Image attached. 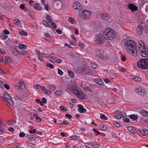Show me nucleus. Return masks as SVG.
I'll return each mask as SVG.
<instances>
[{"mask_svg": "<svg viewBox=\"0 0 148 148\" xmlns=\"http://www.w3.org/2000/svg\"><path fill=\"white\" fill-rule=\"evenodd\" d=\"M125 47L127 52L134 57L137 55V51L135 42L132 40L127 41L125 44Z\"/></svg>", "mask_w": 148, "mask_h": 148, "instance_id": "nucleus-1", "label": "nucleus"}, {"mask_svg": "<svg viewBox=\"0 0 148 148\" xmlns=\"http://www.w3.org/2000/svg\"><path fill=\"white\" fill-rule=\"evenodd\" d=\"M69 85H67L65 88L68 90H70L75 95H76L78 98L81 99H85V95L82 92L80 91L77 87L75 86H73L71 87Z\"/></svg>", "mask_w": 148, "mask_h": 148, "instance_id": "nucleus-2", "label": "nucleus"}, {"mask_svg": "<svg viewBox=\"0 0 148 148\" xmlns=\"http://www.w3.org/2000/svg\"><path fill=\"white\" fill-rule=\"evenodd\" d=\"M138 45L140 54L143 57H147L148 56V50L146 48L143 41L139 40L138 42Z\"/></svg>", "mask_w": 148, "mask_h": 148, "instance_id": "nucleus-3", "label": "nucleus"}, {"mask_svg": "<svg viewBox=\"0 0 148 148\" xmlns=\"http://www.w3.org/2000/svg\"><path fill=\"white\" fill-rule=\"evenodd\" d=\"M103 35L105 38L110 40H112L116 37V34L114 31L110 28L106 29Z\"/></svg>", "mask_w": 148, "mask_h": 148, "instance_id": "nucleus-4", "label": "nucleus"}, {"mask_svg": "<svg viewBox=\"0 0 148 148\" xmlns=\"http://www.w3.org/2000/svg\"><path fill=\"white\" fill-rule=\"evenodd\" d=\"M137 66L142 69H146L148 68V58L141 59L138 62Z\"/></svg>", "mask_w": 148, "mask_h": 148, "instance_id": "nucleus-5", "label": "nucleus"}, {"mask_svg": "<svg viewBox=\"0 0 148 148\" xmlns=\"http://www.w3.org/2000/svg\"><path fill=\"white\" fill-rule=\"evenodd\" d=\"M106 40L103 34H99L96 36L95 42L99 45H102L105 43Z\"/></svg>", "mask_w": 148, "mask_h": 148, "instance_id": "nucleus-6", "label": "nucleus"}, {"mask_svg": "<svg viewBox=\"0 0 148 148\" xmlns=\"http://www.w3.org/2000/svg\"><path fill=\"white\" fill-rule=\"evenodd\" d=\"M78 71L79 73L82 74L90 75L92 74V71L88 67L85 68L81 67L78 70Z\"/></svg>", "mask_w": 148, "mask_h": 148, "instance_id": "nucleus-7", "label": "nucleus"}, {"mask_svg": "<svg viewBox=\"0 0 148 148\" xmlns=\"http://www.w3.org/2000/svg\"><path fill=\"white\" fill-rule=\"evenodd\" d=\"M91 14V12L90 11L84 10L81 13V18L83 20H87L90 18Z\"/></svg>", "mask_w": 148, "mask_h": 148, "instance_id": "nucleus-8", "label": "nucleus"}, {"mask_svg": "<svg viewBox=\"0 0 148 148\" xmlns=\"http://www.w3.org/2000/svg\"><path fill=\"white\" fill-rule=\"evenodd\" d=\"M95 53L98 57L102 59H104L106 55V53L100 49H97L95 51Z\"/></svg>", "mask_w": 148, "mask_h": 148, "instance_id": "nucleus-9", "label": "nucleus"}, {"mask_svg": "<svg viewBox=\"0 0 148 148\" xmlns=\"http://www.w3.org/2000/svg\"><path fill=\"white\" fill-rule=\"evenodd\" d=\"M72 7L74 9L75 12L77 13H79L80 11H82V7L81 6L80 4L78 2H76L74 3Z\"/></svg>", "mask_w": 148, "mask_h": 148, "instance_id": "nucleus-10", "label": "nucleus"}, {"mask_svg": "<svg viewBox=\"0 0 148 148\" xmlns=\"http://www.w3.org/2000/svg\"><path fill=\"white\" fill-rule=\"evenodd\" d=\"M145 25V24L142 22L139 24L137 29V33L138 35L140 36L143 33Z\"/></svg>", "mask_w": 148, "mask_h": 148, "instance_id": "nucleus-11", "label": "nucleus"}, {"mask_svg": "<svg viewBox=\"0 0 148 148\" xmlns=\"http://www.w3.org/2000/svg\"><path fill=\"white\" fill-rule=\"evenodd\" d=\"M128 8L132 12H134L138 10V8L136 5L131 3L128 4Z\"/></svg>", "mask_w": 148, "mask_h": 148, "instance_id": "nucleus-12", "label": "nucleus"}, {"mask_svg": "<svg viewBox=\"0 0 148 148\" xmlns=\"http://www.w3.org/2000/svg\"><path fill=\"white\" fill-rule=\"evenodd\" d=\"M97 145V144L95 143L93 144L90 143H86L85 144V146L88 148H95V146Z\"/></svg>", "mask_w": 148, "mask_h": 148, "instance_id": "nucleus-13", "label": "nucleus"}, {"mask_svg": "<svg viewBox=\"0 0 148 148\" xmlns=\"http://www.w3.org/2000/svg\"><path fill=\"white\" fill-rule=\"evenodd\" d=\"M101 24L98 21L93 22L92 26L94 29H98L100 27Z\"/></svg>", "mask_w": 148, "mask_h": 148, "instance_id": "nucleus-14", "label": "nucleus"}, {"mask_svg": "<svg viewBox=\"0 0 148 148\" xmlns=\"http://www.w3.org/2000/svg\"><path fill=\"white\" fill-rule=\"evenodd\" d=\"M62 1H59L58 2H55L54 6L56 9L57 10L60 9L61 7Z\"/></svg>", "mask_w": 148, "mask_h": 148, "instance_id": "nucleus-15", "label": "nucleus"}, {"mask_svg": "<svg viewBox=\"0 0 148 148\" xmlns=\"http://www.w3.org/2000/svg\"><path fill=\"white\" fill-rule=\"evenodd\" d=\"M16 86L17 89L19 90L23 89L25 88V84L23 82H19Z\"/></svg>", "mask_w": 148, "mask_h": 148, "instance_id": "nucleus-16", "label": "nucleus"}, {"mask_svg": "<svg viewBox=\"0 0 148 148\" xmlns=\"http://www.w3.org/2000/svg\"><path fill=\"white\" fill-rule=\"evenodd\" d=\"M78 107L79 108L78 111L81 113H83L85 112L86 110L84 108L83 106L82 105L78 104Z\"/></svg>", "mask_w": 148, "mask_h": 148, "instance_id": "nucleus-17", "label": "nucleus"}, {"mask_svg": "<svg viewBox=\"0 0 148 148\" xmlns=\"http://www.w3.org/2000/svg\"><path fill=\"white\" fill-rule=\"evenodd\" d=\"M11 51L12 53V55L16 57L18 56L19 52L17 49L14 48L13 49L12 47L11 48Z\"/></svg>", "mask_w": 148, "mask_h": 148, "instance_id": "nucleus-18", "label": "nucleus"}, {"mask_svg": "<svg viewBox=\"0 0 148 148\" xmlns=\"http://www.w3.org/2000/svg\"><path fill=\"white\" fill-rule=\"evenodd\" d=\"M114 116L117 119H120L122 118H123L124 116H125V113H119L116 114Z\"/></svg>", "mask_w": 148, "mask_h": 148, "instance_id": "nucleus-19", "label": "nucleus"}, {"mask_svg": "<svg viewBox=\"0 0 148 148\" xmlns=\"http://www.w3.org/2000/svg\"><path fill=\"white\" fill-rule=\"evenodd\" d=\"M4 95L5 99L8 102H9V100L12 101V102H13V100L11 99L10 96L8 93L6 92H5L4 93Z\"/></svg>", "mask_w": 148, "mask_h": 148, "instance_id": "nucleus-20", "label": "nucleus"}, {"mask_svg": "<svg viewBox=\"0 0 148 148\" xmlns=\"http://www.w3.org/2000/svg\"><path fill=\"white\" fill-rule=\"evenodd\" d=\"M100 17L102 19L104 20H107L109 19L108 15L106 13H102L100 14Z\"/></svg>", "mask_w": 148, "mask_h": 148, "instance_id": "nucleus-21", "label": "nucleus"}, {"mask_svg": "<svg viewBox=\"0 0 148 148\" xmlns=\"http://www.w3.org/2000/svg\"><path fill=\"white\" fill-rule=\"evenodd\" d=\"M34 8L36 10L40 11L42 10V8L40 6V4L38 3H36L34 5Z\"/></svg>", "mask_w": 148, "mask_h": 148, "instance_id": "nucleus-22", "label": "nucleus"}, {"mask_svg": "<svg viewBox=\"0 0 148 148\" xmlns=\"http://www.w3.org/2000/svg\"><path fill=\"white\" fill-rule=\"evenodd\" d=\"M128 116L129 118L132 120H136L138 119L137 114H132Z\"/></svg>", "mask_w": 148, "mask_h": 148, "instance_id": "nucleus-23", "label": "nucleus"}, {"mask_svg": "<svg viewBox=\"0 0 148 148\" xmlns=\"http://www.w3.org/2000/svg\"><path fill=\"white\" fill-rule=\"evenodd\" d=\"M140 113L142 116L145 117H146L148 116V112L145 110H141Z\"/></svg>", "mask_w": 148, "mask_h": 148, "instance_id": "nucleus-24", "label": "nucleus"}, {"mask_svg": "<svg viewBox=\"0 0 148 148\" xmlns=\"http://www.w3.org/2000/svg\"><path fill=\"white\" fill-rule=\"evenodd\" d=\"M33 116L38 122H41L42 119L41 118L38 116V115L36 113L34 114H33Z\"/></svg>", "mask_w": 148, "mask_h": 148, "instance_id": "nucleus-25", "label": "nucleus"}, {"mask_svg": "<svg viewBox=\"0 0 148 148\" xmlns=\"http://www.w3.org/2000/svg\"><path fill=\"white\" fill-rule=\"evenodd\" d=\"M143 135L144 136H147L148 134V130L146 129H142L140 131Z\"/></svg>", "mask_w": 148, "mask_h": 148, "instance_id": "nucleus-26", "label": "nucleus"}, {"mask_svg": "<svg viewBox=\"0 0 148 148\" xmlns=\"http://www.w3.org/2000/svg\"><path fill=\"white\" fill-rule=\"evenodd\" d=\"M84 89L86 91H90L91 89L88 84H85L84 86Z\"/></svg>", "mask_w": 148, "mask_h": 148, "instance_id": "nucleus-27", "label": "nucleus"}, {"mask_svg": "<svg viewBox=\"0 0 148 148\" xmlns=\"http://www.w3.org/2000/svg\"><path fill=\"white\" fill-rule=\"evenodd\" d=\"M18 48L20 49H26L27 48V45L22 44H19L18 46Z\"/></svg>", "mask_w": 148, "mask_h": 148, "instance_id": "nucleus-28", "label": "nucleus"}, {"mask_svg": "<svg viewBox=\"0 0 148 148\" xmlns=\"http://www.w3.org/2000/svg\"><path fill=\"white\" fill-rule=\"evenodd\" d=\"M56 88V86L53 85H49L48 87V88L50 90L52 91H53L55 90Z\"/></svg>", "mask_w": 148, "mask_h": 148, "instance_id": "nucleus-29", "label": "nucleus"}, {"mask_svg": "<svg viewBox=\"0 0 148 148\" xmlns=\"http://www.w3.org/2000/svg\"><path fill=\"white\" fill-rule=\"evenodd\" d=\"M99 128L101 130H105L107 129L106 126L104 124L100 125L99 126Z\"/></svg>", "mask_w": 148, "mask_h": 148, "instance_id": "nucleus-30", "label": "nucleus"}, {"mask_svg": "<svg viewBox=\"0 0 148 148\" xmlns=\"http://www.w3.org/2000/svg\"><path fill=\"white\" fill-rule=\"evenodd\" d=\"M95 81L96 83L100 85H101L103 83V81L99 79H95Z\"/></svg>", "mask_w": 148, "mask_h": 148, "instance_id": "nucleus-31", "label": "nucleus"}, {"mask_svg": "<svg viewBox=\"0 0 148 148\" xmlns=\"http://www.w3.org/2000/svg\"><path fill=\"white\" fill-rule=\"evenodd\" d=\"M47 59L51 62H52L55 60V57L52 56L50 55L47 58Z\"/></svg>", "mask_w": 148, "mask_h": 148, "instance_id": "nucleus-32", "label": "nucleus"}, {"mask_svg": "<svg viewBox=\"0 0 148 148\" xmlns=\"http://www.w3.org/2000/svg\"><path fill=\"white\" fill-rule=\"evenodd\" d=\"M14 101H15L20 102L21 101H23L17 95L14 96Z\"/></svg>", "mask_w": 148, "mask_h": 148, "instance_id": "nucleus-33", "label": "nucleus"}, {"mask_svg": "<svg viewBox=\"0 0 148 148\" xmlns=\"http://www.w3.org/2000/svg\"><path fill=\"white\" fill-rule=\"evenodd\" d=\"M19 34L21 36H26L27 35V32L23 31L19 32Z\"/></svg>", "mask_w": 148, "mask_h": 148, "instance_id": "nucleus-34", "label": "nucleus"}, {"mask_svg": "<svg viewBox=\"0 0 148 148\" xmlns=\"http://www.w3.org/2000/svg\"><path fill=\"white\" fill-rule=\"evenodd\" d=\"M100 118L101 119L103 120H107L108 119L105 115L102 113L100 114Z\"/></svg>", "mask_w": 148, "mask_h": 148, "instance_id": "nucleus-35", "label": "nucleus"}, {"mask_svg": "<svg viewBox=\"0 0 148 148\" xmlns=\"http://www.w3.org/2000/svg\"><path fill=\"white\" fill-rule=\"evenodd\" d=\"M113 123L115 126L117 127H119L121 126V125L119 123L116 121H113Z\"/></svg>", "mask_w": 148, "mask_h": 148, "instance_id": "nucleus-36", "label": "nucleus"}, {"mask_svg": "<svg viewBox=\"0 0 148 148\" xmlns=\"http://www.w3.org/2000/svg\"><path fill=\"white\" fill-rule=\"evenodd\" d=\"M29 139L30 141H34L36 140V137L34 135H31L29 136Z\"/></svg>", "mask_w": 148, "mask_h": 148, "instance_id": "nucleus-37", "label": "nucleus"}, {"mask_svg": "<svg viewBox=\"0 0 148 148\" xmlns=\"http://www.w3.org/2000/svg\"><path fill=\"white\" fill-rule=\"evenodd\" d=\"M128 130L132 133H134L135 130L134 128L131 126H129L127 127Z\"/></svg>", "mask_w": 148, "mask_h": 148, "instance_id": "nucleus-38", "label": "nucleus"}, {"mask_svg": "<svg viewBox=\"0 0 148 148\" xmlns=\"http://www.w3.org/2000/svg\"><path fill=\"white\" fill-rule=\"evenodd\" d=\"M141 88L138 86V88H136V89L135 92L136 93L139 95V93H140L141 92Z\"/></svg>", "mask_w": 148, "mask_h": 148, "instance_id": "nucleus-39", "label": "nucleus"}, {"mask_svg": "<svg viewBox=\"0 0 148 148\" xmlns=\"http://www.w3.org/2000/svg\"><path fill=\"white\" fill-rule=\"evenodd\" d=\"M14 102H4V104L5 105L7 106L8 107L10 106H12L14 104Z\"/></svg>", "mask_w": 148, "mask_h": 148, "instance_id": "nucleus-40", "label": "nucleus"}, {"mask_svg": "<svg viewBox=\"0 0 148 148\" xmlns=\"http://www.w3.org/2000/svg\"><path fill=\"white\" fill-rule=\"evenodd\" d=\"M68 73L69 75L71 77L73 78L74 77V73L71 71H68Z\"/></svg>", "mask_w": 148, "mask_h": 148, "instance_id": "nucleus-41", "label": "nucleus"}, {"mask_svg": "<svg viewBox=\"0 0 148 148\" xmlns=\"http://www.w3.org/2000/svg\"><path fill=\"white\" fill-rule=\"evenodd\" d=\"M44 54L42 53H40V54L38 56V58L41 61H43L42 58L44 57Z\"/></svg>", "mask_w": 148, "mask_h": 148, "instance_id": "nucleus-42", "label": "nucleus"}, {"mask_svg": "<svg viewBox=\"0 0 148 148\" xmlns=\"http://www.w3.org/2000/svg\"><path fill=\"white\" fill-rule=\"evenodd\" d=\"M43 92L48 95H50L51 94V91L49 90L46 89Z\"/></svg>", "mask_w": 148, "mask_h": 148, "instance_id": "nucleus-43", "label": "nucleus"}, {"mask_svg": "<svg viewBox=\"0 0 148 148\" xmlns=\"http://www.w3.org/2000/svg\"><path fill=\"white\" fill-rule=\"evenodd\" d=\"M139 95L143 96H145L146 95L144 89H142L141 92L140 93H139Z\"/></svg>", "mask_w": 148, "mask_h": 148, "instance_id": "nucleus-44", "label": "nucleus"}, {"mask_svg": "<svg viewBox=\"0 0 148 148\" xmlns=\"http://www.w3.org/2000/svg\"><path fill=\"white\" fill-rule=\"evenodd\" d=\"M51 23V26L54 29V30H55L57 27V26L53 22H52L50 23Z\"/></svg>", "mask_w": 148, "mask_h": 148, "instance_id": "nucleus-45", "label": "nucleus"}, {"mask_svg": "<svg viewBox=\"0 0 148 148\" xmlns=\"http://www.w3.org/2000/svg\"><path fill=\"white\" fill-rule=\"evenodd\" d=\"M42 23L45 26L49 27V26H50L49 24L46 21H42Z\"/></svg>", "mask_w": 148, "mask_h": 148, "instance_id": "nucleus-46", "label": "nucleus"}, {"mask_svg": "<svg viewBox=\"0 0 148 148\" xmlns=\"http://www.w3.org/2000/svg\"><path fill=\"white\" fill-rule=\"evenodd\" d=\"M70 138L72 140H78L79 138L78 136H71Z\"/></svg>", "mask_w": 148, "mask_h": 148, "instance_id": "nucleus-47", "label": "nucleus"}, {"mask_svg": "<svg viewBox=\"0 0 148 148\" xmlns=\"http://www.w3.org/2000/svg\"><path fill=\"white\" fill-rule=\"evenodd\" d=\"M5 60L9 62H12V61L11 58L8 56H5Z\"/></svg>", "mask_w": 148, "mask_h": 148, "instance_id": "nucleus-48", "label": "nucleus"}, {"mask_svg": "<svg viewBox=\"0 0 148 148\" xmlns=\"http://www.w3.org/2000/svg\"><path fill=\"white\" fill-rule=\"evenodd\" d=\"M46 18L47 21L49 23H50L52 22L51 17L49 15H47L46 16Z\"/></svg>", "mask_w": 148, "mask_h": 148, "instance_id": "nucleus-49", "label": "nucleus"}, {"mask_svg": "<svg viewBox=\"0 0 148 148\" xmlns=\"http://www.w3.org/2000/svg\"><path fill=\"white\" fill-rule=\"evenodd\" d=\"M60 109L62 110H63L64 111H67V109L66 108V107L63 106H60Z\"/></svg>", "mask_w": 148, "mask_h": 148, "instance_id": "nucleus-50", "label": "nucleus"}, {"mask_svg": "<svg viewBox=\"0 0 148 148\" xmlns=\"http://www.w3.org/2000/svg\"><path fill=\"white\" fill-rule=\"evenodd\" d=\"M133 79L137 82H139L141 80V79L140 78L134 76Z\"/></svg>", "mask_w": 148, "mask_h": 148, "instance_id": "nucleus-51", "label": "nucleus"}, {"mask_svg": "<svg viewBox=\"0 0 148 148\" xmlns=\"http://www.w3.org/2000/svg\"><path fill=\"white\" fill-rule=\"evenodd\" d=\"M123 121L124 122L129 123L130 121V119L126 117H123Z\"/></svg>", "mask_w": 148, "mask_h": 148, "instance_id": "nucleus-52", "label": "nucleus"}, {"mask_svg": "<svg viewBox=\"0 0 148 148\" xmlns=\"http://www.w3.org/2000/svg\"><path fill=\"white\" fill-rule=\"evenodd\" d=\"M14 24L17 25H19L20 23V21L18 19H16L14 20Z\"/></svg>", "mask_w": 148, "mask_h": 148, "instance_id": "nucleus-53", "label": "nucleus"}, {"mask_svg": "<svg viewBox=\"0 0 148 148\" xmlns=\"http://www.w3.org/2000/svg\"><path fill=\"white\" fill-rule=\"evenodd\" d=\"M55 62L58 63H61L62 62V61L60 59H57L55 60Z\"/></svg>", "mask_w": 148, "mask_h": 148, "instance_id": "nucleus-54", "label": "nucleus"}, {"mask_svg": "<svg viewBox=\"0 0 148 148\" xmlns=\"http://www.w3.org/2000/svg\"><path fill=\"white\" fill-rule=\"evenodd\" d=\"M93 131L97 135H99L100 134V132L98 131L95 128H93L92 129Z\"/></svg>", "mask_w": 148, "mask_h": 148, "instance_id": "nucleus-55", "label": "nucleus"}, {"mask_svg": "<svg viewBox=\"0 0 148 148\" xmlns=\"http://www.w3.org/2000/svg\"><path fill=\"white\" fill-rule=\"evenodd\" d=\"M121 61L123 62H124L126 60L125 56H121Z\"/></svg>", "mask_w": 148, "mask_h": 148, "instance_id": "nucleus-56", "label": "nucleus"}, {"mask_svg": "<svg viewBox=\"0 0 148 148\" xmlns=\"http://www.w3.org/2000/svg\"><path fill=\"white\" fill-rule=\"evenodd\" d=\"M58 73L59 75H63V72L60 69L58 68Z\"/></svg>", "mask_w": 148, "mask_h": 148, "instance_id": "nucleus-57", "label": "nucleus"}, {"mask_svg": "<svg viewBox=\"0 0 148 148\" xmlns=\"http://www.w3.org/2000/svg\"><path fill=\"white\" fill-rule=\"evenodd\" d=\"M25 136V133L23 132H21L19 133V136L20 137H23Z\"/></svg>", "mask_w": 148, "mask_h": 148, "instance_id": "nucleus-58", "label": "nucleus"}, {"mask_svg": "<svg viewBox=\"0 0 148 148\" xmlns=\"http://www.w3.org/2000/svg\"><path fill=\"white\" fill-rule=\"evenodd\" d=\"M47 66L49 67L51 69H53L54 68V67L53 65L50 63H47Z\"/></svg>", "mask_w": 148, "mask_h": 148, "instance_id": "nucleus-59", "label": "nucleus"}, {"mask_svg": "<svg viewBox=\"0 0 148 148\" xmlns=\"http://www.w3.org/2000/svg\"><path fill=\"white\" fill-rule=\"evenodd\" d=\"M110 71V73H110V75H111L112 74H113L114 73V70L112 69H111L109 70Z\"/></svg>", "mask_w": 148, "mask_h": 148, "instance_id": "nucleus-60", "label": "nucleus"}, {"mask_svg": "<svg viewBox=\"0 0 148 148\" xmlns=\"http://www.w3.org/2000/svg\"><path fill=\"white\" fill-rule=\"evenodd\" d=\"M14 145L16 148H21V144L19 143H17L16 144Z\"/></svg>", "mask_w": 148, "mask_h": 148, "instance_id": "nucleus-61", "label": "nucleus"}, {"mask_svg": "<svg viewBox=\"0 0 148 148\" xmlns=\"http://www.w3.org/2000/svg\"><path fill=\"white\" fill-rule=\"evenodd\" d=\"M92 67L94 69H96L97 67V66L96 63H94L92 64Z\"/></svg>", "mask_w": 148, "mask_h": 148, "instance_id": "nucleus-62", "label": "nucleus"}, {"mask_svg": "<svg viewBox=\"0 0 148 148\" xmlns=\"http://www.w3.org/2000/svg\"><path fill=\"white\" fill-rule=\"evenodd\" d=\"M69 21L71 23L74 24V21L70 17L69 18Z\"/></svg>", "mask_w": 148, "mask_h": 148, "instance_id": "nucleus-63", "label": "nucleus"}, {"mask_svg": "<svg viewBox=\"0 0 148 148\" xmlns=\"http://www.w3.org/2000/svg\"><path fill=\"white\" fill-rule=\"evenodd\" d=\"M4 86V88L7 90H8L10 89V86L7 84H5Z\"/></svg>", "mask_w": 148, "mask_h": 148, "instance_id": "nucleus-64", "label": "nucleus"}]
</instances>
